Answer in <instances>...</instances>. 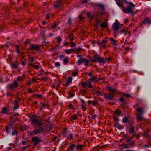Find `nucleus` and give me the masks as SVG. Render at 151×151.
<instances>
[{
  "label": "nucleus",
  "instance_id": "1",
  "mask_svg": "<svg viewBox=\"0 0 151 151\" xmlns=\"http://www.w3.org/2000/svg\"><path fill=\"white\" fill-rule=\"evenodd\" d=\"M117 5L121 8L123 12L127 14H132L134 12L135 5L126 0H115Z\"/></svg>",
  "mask_w": 151,
  "mask_h": 151
},
{
  "label": "nucleus",
  "instance_id": "2",
  "mask_svg": "<svg viewBox=\"0 0 151 151\" xmlns=\"http://www.w3.org/2000/svg\"><path fill=\"white\" fill-rule=\"evenodd\" d=\"M37 116L35 114H33L30 118L31 121V124L33 127L36 125L40 127L43 125V122L41 120L37 119Z\"/></svg>",
  "mask_w": 151,
  "mask_h": 151
},
{
  "label": "nucleus",
  "instance_id": "3",
  "mask_svg": "<svg viewBox=\"0 0 151 151\" xmlns=\"http://www.w3.org/2000/svg\"><path fill=\"white\" fill-rule=\"evenodd\" d=\"M93 58H90V60L92 62H99V63L103 64L106 62V61L103 57H99L98 55L95 54L92 56Z\"/></svg>",
  "mask_w": 151,
  "mask_h": 151
},
{
  "label": "nucleus",
  "instance_id": "4",
  "mask_svg": "<svg viewBox=\"0 0 151 151\" xmlns=\"http://www.w3.org/2000/svg\"><path fill=\"white\" fill-rule=\"evenodd\" d=\"M64 3H68V0L58 1L53 4V6L55 9H60L63 7Z\"/></svg>",
  "mask_w": 151,
  "mask_h": 151
},
{
  "label": "nucleus",
  "instance_id": "5",
  "mask_svg": "<svg viewBox=\"0 0 151 151\" xmlns=\"http://www.w3.org/2000/svg\"><path fill=\"white\" fill-rule=\"evenodd\" d=\"M44 128L42 127L35 128L32 131L29 132V134L30 136H33L40 133H42L44 132Z\"/></svg>",
  "mask_w": 151,
  "mask_h": 151
},
{
  "label": "nucleus",
  "instance_id": "6",
  "mask_svg": "<svg viewBox=\"0 0 151 151\" xmlns=\"http://www.w3.org/2000/svg\"><path fill=\"white\" fill-rule=\"evenodd\" d=\"M103 95L105 99L109 100H112L114 98V94L110 92L108 93L104 92Z\"/></svg>",
  "mask_w": 151,
  "mask_h": 151
},
{
  "label": "nucleus",
  "instance_id": "7",
  "mask_svg": "<svg viewBox=\"0 0 151 151\" xmlns=\"http://www.w3.org/2000/svg\"><path fill=\"white\" fill-rule=\"evenodd\" d=\"M101 78H98L96 76L91 77L88 80L89 82H93L94 83H97L99 81V80H101Z\"/></svg>",
  "mask_w": 151,
  "mask_h": 151
},
{
  "label": "nucleus",
  "instance_id": "8",
  "mask_svg": "<svg viewBox=\"0 0 151 151\" xmlns=\"http://www.w3.org/2000/svg\"><path fill=\"white\" fill-rule=\"evenodd\" d=\"M18 86L17 82L16 81H13L12 84H9L7 87L11 90L14 89L15 88Z\"/></svg>",
  "mask_w": 151,
  "mask_h": 151
},
{
  "label": "nucleus",
  "instance_id": "9",
  "mask_svg": "<svg viewBox=\"0 0 151 151\" xmlns=\"http://www.w3.org/2000/svg\"><path fill=\"white\" fill-rule=\"evenodd\" d=\"M41 141V139H39L38 137L35 136L33 137L31 140L32 142H34L33 146H35L39 143Z\"/></svg>",
  "mask_w": 151,
  "mask_h": 151
},
{
  "label": "nucleus",
  "instance_id": "10",
  "mask_svg": "<svg viewBox=\"0 0 151 151\" xmlns=\"http://www.w3.org/2000/svg\"><path fill=\"white\" fill-rule=\"evenodd\" d=\"M29 49L30 50H33L35 51H38L40 49L39 45L38 44L34 45L33 44H31L29 46Z\"/></svg>",
  "mask_w": 151,
  "mask_h": 151
},
{
  "label": "nucleus",
  "instance_id": "11",
  "mask_svg": "<svg viewBox=\"0 0 151 151\" xmlns=\"http://www.w3.org/2000/svg\"><path fill=\"white\" fill-rule=\"evenodd\" d=\"M81 86L83 88H86L88 86V87L90 88H93V86L90 82H88L87 83L83 82L81 83Z\"/></svg>",
  "mask_w": 151,
  "mask_h": 151
},
{
  "label": "nucleus",
  "instance_id": "12",
  "mask_svg": "<svg viewBox=\"0 0 151 151\" xmlns=\"http://www.w3.org/2000/svg\"><path fill=\"white\" fill-rule=\"evenodd\" d=\"M141 23L143 24L147 23L148 24H151V20L149 19V17H145L144 19L141 22Z\"/></svg>",
  "mask_w": 151,
  "mask_h": 151
},
{
  "label": "nucleus",
  "instance_id": "13",
  "mask_svg": "<svg viewBox=\"0 0 151 151\" xmlns=\"http://www.w3.org/2000/svg\"><path fill=\"white\" fill-rule=\"evenodd\" d=\"M119 25L116 22L114 23L112 25V28L115 32H117L119 29Z\"/></svg>",
  "mask_w": 151,
  "mask_h": 151
},
{
  "label": "nucleus",
  "instance_id": "14",
  "mask_svg": "<svg viewBox=\"0 0 151 151\" xmlns=\"http://www.w3.org/2000/svg\"><path fill=\"white\" fill-rule=\"evenodd\" d=\"M108 41V40L107 39H106L104 40H102V42H98V45H101L102 47H105V45L106 44V43Z\"/></svg>",
  "mask_w": 151,
  "mask_h": 151
},
{
  "label": "nucleus",
  "instance_id": "15",
  "mask_svg": "<svg viewBox=\"0 0 151 151\" xmlns=\"http://www.w3.org/2000/svg\"><path fill=\"white\" fill-rule=\"evenodd\" d=\"M95 6H97L99 7L102 11H104L105 9L104 6L103 4L101 3H96Z\"/></svg>",
  "mask_w": 151,
  "mask_h": 151
},
{
  "label": "nucleus",
  "instance_id": "16",
  "mask_svg": "<svg viewBox=\"0 0 151 151\" xmlns=\"http://www.w3.org/2000/svg\"><path fill=\"white\" fill-rule=\"evenodd\" d=\"M108 24L107 22H102L100 24V26L102 28H106L108 27Z\"/></svg>",
  "mask_w": 151,
  "mask_h": 151
},
{
  "label": "nucleus",
  "instance_id": "17",
  "mask_svg": "<svg viewBox=\"0 0 151 151\" xmlns=\"http://www.w3.org/2000/svg\"><path fill=\"white\" fill-rule=\"evenodd\" d=\"M18 62L16 61L14 63L11 65V66L12 68H16L17 69H18L19 68L18 67Z\"/></svg>",
  "mask_w": 151,
  "mask_h": 151
},
{
  "label": "nucleus",
  "instance_id": "18",
  "mask_svg": "<svg viewBox=\"0 0 151 151\" xmlns=\"http://www.w3.org/2000/svg\"><path fill=\"white\" fill-rule=\"evenodd\" d=\"M86 58H81L77 62L78 64L80 65L82 64L85 61Z\"/></svg>",
  "mask_w": 151,
  "mask_h": 151
},
{
  "label": "nucleus",
  "instance_id": "19",
  "mask_svg": "<svg viewBox=\"0 0 151 151\" xmlns=\"http://www.w3.org/2000/svg\"><path fill=\"white\" fill-rule=\"evenodd\" d=\"M72 78L71 77L69 76L68 78V80L65 83L66 85L68 86L69 85L70 83H71L72 81Z\"/></svg>",
  "mask_w": 151,
  "mask_h": 151
},
{
  "label": "nucleus",
  "instance_id": "20",
  "mask_svg": "<svg viewBox=\"0 0 151 151\" xmlns=\"http://www.w3.org/2000/svg\"><path fill=\"white\" fill-rule=\"evenodd\" d=\"M12 124L11 123L7 125L6 127V130L7 133H9L10 131L9 130V129H11L12 126Z\"/></svg>",
  "mask_w": 151,
  "mask_h": 151
},
{
  "label": "nucleus",
  "instance_id": "21",
  "mask_svg": "<svg viewBox=\"0 0 151 151\" xmlns=\"http://www.w3.org/2000/svg\"><path fill=\"white\" fill-rule=\"evenodd\" d=\"M74 35L73 33H70V35L68 36V38L69 39V40L70 41H72L73 40L74 38Z\"/></svg>",
  "mask_w": 151,
  "mask_h": 151
},
{
  "label": "nucleus",
  "instance_id": "22",
  "mask_svg": "<svg viewBox=\"0 0 151 151\" xmlns=\"http://www.w3.org/2000/svg\"><path fill=\"white\" fill-rule=\"evenodd\" d=\"M75 147V145L74 144H72L69 146L67 149V151H70L71 150H73Z\"/></svg>",
  "mask_w": 151,
  "mask_h": 151
},
{
  "label": "nucleus",
  "instance_id": "23",
  "mask_svg": "<svg viewBox=\"0 0 151 151\" xmlns=\"http://www.w3.org/2000/svg\"><path fill=\"white\" fill-rule=\"evenodd\" d=\"M15 46L16 47V49L15 50V52L18 54H19L20 52L19 46L17 45H15Z\"/></svg>",
  "mask_w": 151,
  "mask_h": 151
},
{
  "label": "nucleus",
  "instance_id": "24",
  "mask_svg": "<svg viewBox=\"0 0 151 151\" xmlns=\"http://www.w3.org/2000/svg\"><path fill=\"white\" fill-rule=\"evenodd\" d=\"M73 50L72 49H66L65 50V53L67 54H70L71 53V52L73 51Z\"/></svg>",
  "mask_w": 151,
  "mask_h": 151
},
{
  "label": "nucleus",
  "instance_id": "25",
  "mask_svg": "<svg viewBox=\"0 0 151 151\" xmlns=\"http://www.w3.org/2000/svg\"><path fill=\"white\" fill-rule=\"evenodd\" d=\"M69 58V57L68 56L65 57V58L63 60V63L64 65H66L68 63Z\"/></svg>",
  "mask_w": 151,
  "mask_h": 151
},
{
  "label": "nucleus",
  "instance_id": "26",
  "mask_svg": "<svg viewBox=\"0 0 151 151\" xmlns=\"http://www.w3.org/2000/svg\"><path fill=\"white\" fill-rule=\"evenodd\" d=\"M137 118L138 121H140L143 119L142 115L141 114H139L137 116Z\"/></svg>",
  "mask_w": 151,
  "mask_h": 151
},
{
  "label": "nucleus",
  "instance_id": "27",
  "mask_svg": "<svg viewBox=\"0 0 151 151\" xmlns=\"http://www.w3.org/2000/svg\"><path fill=\"white\" fill-rule=\"evenodd\" d=\"M25 77V75H23L22 76H18L17 79V81H21L24 79Z\"/></svg>",
  "mask_w": 151,
  "mask_h": 151
},
{
  "label": "nucleus",
  "instance_id": "28",
  "mask_svg": "<svg viewBox=\"0 0 151 151\" xmlns=\"http://www.w3.org/2000/svg\"><path fill=\"white\" fill-rule=\"evenodd\" d=\"M122 111L119 110H116L114 111V115H117L118 116L121 115Z\"/></svg>",
  "mask_w": 151,
  "mask_h": 151
},
{
  "label": "nucleus",
  "instance_id": "29",
  "mask_svg": "<svg viewBox=\"0 0 151 151\" xmlns=\"http://www.w3.org/2000/svg\"><path fill=\"white\" fill-rule=\"evenodd\" d=\"M2 113L3 114H7L8 112L7 111V109L6 107H3L2 109Z\"/></svg>",
  "mask_w": 151,
  "mask_h": 151
},
{
  "label": "nucleus",
  "instance_id": "30",
  "mask_svg": "<svg viewBox=\"0 0 151 151\" xmlns=\"http://www.w3.org/2000/svg\"><path fill=\"white\" fill-rule=\"evenodd\" d=\"M84 147V146L82 145L78 144L77 145L76 149L82 150L83 149V147Z\"/></svg>",
  "mask_w": 151,
  "mask_h": 151
},
{
  "label": "nucleus",
  "instance_id": "31",
  "mask_svg": "<svg viewBox=\"0 0 151 151\" xmlns=\"http://www.w3.org/2000/svg\"><path fill=\"white\" fill-rule=\"evenodd\" d=\"M107 89L109 91H111L113 92H115L116 91L114 88H113L111 86L108 87Z\"/></svg>",
  "mask_w": 151,
  "mask_h": 151
},
{
  "label": "nucleus",
  "instance_id": "32",
  "mask_svg": "<svg viewBox=\"0 0 151 151\" xmlns=\"http://www.w3.org/2000/svg\"><path fill=\"white\" fill-rule=\"evenodd\" d=\"M136 110L140 114H142L143 113V109L142 108H138L136 109Z\"/></svg>",
  "mask_w": 151,
  "mask_h": 151
},
{
  "label": "nucleus",
  "instance_id": "33",
  "mask_svg": "<svg viewBox=\"0 0 151 151\" xmlns=\"http://www.w3.org/2000/svg\"><path fill=\"white\" fill-rule=\"evenodd\" d=\"M77 118V116L76 114H75L72 115L71 117L70 118V119H72L74 120H76Z\"/></svg>",
  "mask_w": 151,
  "mask_h": 151
},
{
  "label": "nucleus",
  "instance_id": "34",
  "mask_svg": "<svg viewBox=\"0 0 151 151\" xmlns=\"http://www.w3.org/2000/svg\"><path fill=\"white\" fill-rule=\"evenodd\" d=\"M115 126L118 129H120L122 128L121 125L118 122H116L115 123Z\"/></svg>",
  "mask_w": 151,
  "mask_h": 151
},
{
  "label": "nucleus",
  "instance_id": "35",
  "mask_svg": "<svg viewBox=\"0 0 151 151\" xmlns=\"http://www.w3.org/2000/svg\"><path fill=\"white\" fill-rule=\"evenodd\" d=\"M109 40L111 42H113L112 44H114L115 45H116L117 44L116 40H114L113 38H109Z\"/></svg>",
  "mask_w": 151,
  "mask_h": 151
},
{
  "label": "nucleus",
  "instance_id": "36",
  "mask_svg": "<svg viewBox=\"0 0 151 151\" xmlns=\"http://www.w3.org/2000/svg\"><path fill=\"white\" fill-rule=\"evenodd\" d=\"M56 39L57 40V42L59 44H60L62 40V39L61 38V37H56Z\"/></svg>",
  "mask_w": 151,
  "mask_h": 151
},
{
  "label": "nucleus",
  "instance_id": "37",
  "mask_svg": "<svg viewBox=\"0 0 151 151\" xmlns=\"http://www.w3.org/2000/svg\"><path fill=\"white\" fill-rule=\"evenodd\" d=\"M129 119L128 117H125L122 119L123 122L124 123H126L127 122Z\"/></svg>",
  "mask_w": 151,
  "mask_h": 151
},
{
  "label": "nucleus",
  "instance_id": "38",
  "mask_svg": "<svg viewBox=\"0 0 151 151\" xmlns=\"http://www.w3.org/2000/svg\"><path fill=\"white\" fill-rule=\"evenodd\" d=\"M128 30V28H125L122 30L120 32L121 33H125L127 32Z\"/></svg>",
  "mask_w": 151,
  "mask_h": 151
},
{
  "label": "nucleus",
  "instance_id": "39",
  "mask_svg": "<svg viewBox=\"0 0 151 151\" xmlns=\"http://www.w3.org/2000/svg\"><path fill=\"white\" fill-rule=\"evenodd\" d=\"M41 106L42 108L43 107L44 108H47V104H44L43 102H41Z\"/></svg>",
  "mask_w": 151,
  "mask_h": 151
},
{
  "label": "nucleus",
  "instance_id": "40",
  "mask_svg": "<svg viewBox=\"0 0 151 151\" xmlns=\"http://www.w3.org/2000/svg\"><path fill=\"white\" fill-rule=\"evenodd\" d=\"M15 104L13 108L14 110L17 109L19 108V106L17 104V101H15Z\"/></svg>",
  "mask_w": 151,
  "mask_h": 151
},
{
  "label": "nucleus",
  "instance_id": "41",
  "mask_svg": "<svg viewBox=\"0 0 151 151\" xmlns=\"http://www.w3.org/2000/svg\"><path fill=\"white\" fill-rule=\"evenodd\" d=\"M103 15V12H99L97 13V14L96 15V18H97L100 15V17L102 16Z\"/></svg>",
  "mask_w": 151,
  "mask_h": 151
},
{
  "label": "nucleus",
  "instance_id": "42",
  "mask_svg": "<svg viewBox=\"0 0 151 151\" xmlns=\"http://www.w3.org/2000/svg\"><path fill=\"white\" fill-rule=\"evenodd\" d=\"M29 62H33L35 60V59L34 57L31 58L30 57H28Z\"/></svg>",
  "mask_w": 151,
  "mask_h": 151
},
{
  "label": "nucleus",
  "instance_id": "43",
  "mask_svg": "<svg viewBox=\"0 0 151 151\" xmlns=\"http://www.w3.org/2000/svg\"><path fill=\"white\" fill-rule=\"evenodd\" d=\"M83 63L85 66H88V65L89 64V61L88 60L86 59L85 61L83 62Z\"/></svg>",
  "mask_w": 151,
  "mask_h": 151
},
{
  "label": "nucleus",
  "instance_id": "44",
  "mask_svg": "<svg viewBox=\"0 0 151 151\" xmlns=\"http://www.w3.org/2000/svg\"><path fill=\"white\" fill-rule=\"evenodd\" d=\"M96 94L97 96H99L103 95L101 91H96Z\"/></svg>",
  "mask_w": 151,
  "mask_h": 151
},
{
  "label": "nucleus",
  "instance_id": "45",
  "mask_svg": "<svg viewBox=\"0 0 151 151\" xmlns=\"http://www.w3.org/2000/svg\"><path fill=\"white\" fill-rule=\"evenodd\" d=\"M86 106L84 104H82L81 105V109L83 110V111H84L86 110Z\"/></svg>",
  "mask_w": 151,
  "mask_h": 151
},
{
  "label": "nucleus",
  "instance_id": "46",
  "mask_svg": "<svg viewBox=\"0 0 151 151\" xmlns=\"http://www.w3.org/2000/svg\"><path fill=\"white\" fill-rule=\"evenodd\" d=\"M130 132L134 133L135 132L134 127L131 126L130 128Z\"/></svg>",
  "mask_w": 151,
  "mask_h": 151
},
{
  "label": "nucleus",
  "instance_id": "47",
  "mask_svg": "<svg viewBox=\"0 0 151 151\" xmlns=\"http://www.w3.org/2000/svg\"><path fill=\"white\" fill-rule=\"evenodd\" d=\"M122 95L123 96L125 97H131V95L129 94H125V93H122Z\"/></svg>",
  "mask_w": 151,
  "mask_h": 151
},
{
  "label": "nucleus",
  "instance_id": "48",
  "mask_svg": "<svg viewBox=\"0 0 151 151\" xmlns=\"http://www.w3.org/2000/svg\"><path fill=\"white\" fill-rule=\"evenodd\" d=\"M78 72L75 71L72 73V75L73 76H76L78 75Z\"/></svg>",
  "mask_w": 151,
  "mask_h": 151
},
{
  "label": "nucleus",
  "instance_id": "49",
  "mask_svg": "<svg viewBox=\"0 0 151 151\" xmlns=\"http://www.w3.org/2000/svg\"><path fill=\"white\" fill-rule=\"evenodd\" d=\"M87 16L88 17H90L92 18L93 17V15H91L90 12L87 13Z\"/></svg>",
  "mask_w": 151,
  "mask_h": 151
},
{
  "label": "nucleus",
  "instance_id": "50",
  "mask_svg": "<svg viewBox=\"0 0 151 151\" xmlns=\"http://www.w3.org/2000/svg\"><path fill=\"white\" fill-rule=\"evenodd\" d=\"M58 24L55 23H54L53 24H52L51 25V28L52 29L55 28L56 26H57Z\"/></svg>",
  "mask_w": 151,
  "mask_h": 151
},
{
  "label": "nucleus",
  "instance_id": "51",
  "mask_svg": "<svg viewBox=\"0 0 151 151\" xmlns=\"http://www.w3.org/2000/svg\"><path fill=\"white\" fill-rule=\"evenodd\" d=\"M70 43H71V45H70V47H74L76 45V44L74 42H70Z\"/></svg>",
  "mask_w": 151,
  "mask_h": 151
},
{
  "label": "nucleus",
  "instance_id": "52",
  "mask_svg": "<svg viewBox=\"0 0 151 151\" xmlns=\"http://www.w3.org/2000/svg\"><path fill=\"white\" fill-rule=\"evenodd\" d=\"M72 20L70 18L68 19V21L67 22V23L69 25H70L72 23Z\"/></svg>",
  "mask_w": 151,
  "mask_h": 151
},
{
  "label": "nucleus",
  "instance_id": "53",
  "mask_svg": "<svg viewBox=\"0 0 151 151\" xmlns=\"http://www.w3.org/2000/svg\"><path fill=\"white\" fill-rule=\"evenodd\" d=\"M148 134V132L144 131L143 135L144 137L145 138L147 136Z\"/></svg>",
  "mask_w": 151,
  "mask_h": 151
},
{
  "label": "nucleus",
  "instance_id": "54",
  "mask_svg": "<svg viewBox=\"0 0 151 151\" xmlns=\"http://www.w3.org/2000/svg\"><path fill=\"white\" fill-rule=\"evenodd\" d=\"M18 132L17 131H13L12 133V134L13 135H17Z\"/></svg>",
  "mask_w": 151,
  "mask_h": 151
},
{
  "label": "nucleus",
  "instance_id": "55",
  "mask_svg": "<svg viewBox=\"0 0 151 151\" xmlns=\"http://www.w3.org/2000/svg\"><path fill=\"white\" fill-rule=\"evenodd\" d=\"M98 104L97 101H93V102L92 103L93 106H95Z\"/></svg>",
  "mask_w": 151,
  "mask_h": 151
},
{
  "label": "nucleus",
  "instance_id": "56",
  "mask_svg": "<svg viewBox=\"0 0 151 151\" xmlns=\"http://www.w3.org/2000/svg\"><path fill=\"white\" fill-rule=\"evenodd\" d=\"M119 101L122 103H124L125 101L124 99L122 97L120 98Z\"/></svg>",
  "mask_w": 151,
  "mask_h": 151
},
{
  "label": "nucleus",
  "instance_id": "57",
  "mask_svg": "<svg viewBox=\"0 0 151 151\" xmlns=\"http://www.w3.org/2000/svg\"><path fill=\"white\" fill-rule=\"evenodd\" d=\"M65 57L64 55H62L59 56V59L61 60H62L63 58Z\"/></svg>",
  "mask_w": 151,
  "mask_h": 151
},
{
  "label": "nucleus",
  "instance_id": "58",
  "mask_svg": "<svg viewBox=\"0 0 151 151\" xmlns=\"http://www.w3.org/2000/svg\"><path fill=\"white\" fill-rule=\"evenodd\" d=\"M28 92L29 93H32L33 92L35 91V90H34L31 88H29L28 89Z\"/></svg>",
  "mask_w": 151,
  "mask_h": 151
},
{
  "label": "nucleus",
  "instance_id": "59",
  "mask_svg": "<svg viewBox=\"0 0 151 151\" xmlns=\"http://www.w3.org/2000/svg\"><path fill=\"white\" fill-rule=\"evenodd\" d=\"M124 146L123 147V148H129V144H124Z\"/></svg>",
  "mask_w": 151,
  "mask_h": 151
},
{
  "label": "nucleus",
  "instance_id": "60",
  "mask_svg": "<svg viewBox=\"0 0 151 151\" xmlns=\"http://www.w3.org/2000/svg\"><path fill=\"white\" fill-rule=\"evenodd\" d=\"M108 145H105L103 146H101L99 147V148H106V146H108Z\"/></svg>",
  "mask_w": 151,
  "mask_h": 151
},
{
  "label": "nucleus",
  "instance_id": "61",
  "mask_svg": "<svg viewBox=\"0 0 151 151\" xmlns=\"http://www.w3.org/2000/svg\"><path fill=\"white\" fill-rule=\"evenodd\" d=\"M114 120L115 121H119V119H118V117L116 116H114L113 117Z\"/></svg>",
  "mask_w": 151,
  "mask_h": 151
},
{
  "label": "nucleus",
  "instance_id": "62",
  "mask_svg": "<svg viewBox=\"0 0 151 151\" xmlns=\"http://www.w3.org/2000/svg\"><path fill=\"white\" fill-rule=\"evenodd\" d=\"M60 63L59 62H57L55 64V65L56 67H58L60 66Z\"/></svg>",
  "mask_w": 151,
  "mask_h": 151
},
{
  "label": "nucleus",
  "instance_id": "63",
  "mask_svg": "<svg viewBox=\"0 0 151 151\" xmlns=\"http://www.w3.org/2000/svg\"><path fill=\"white\" fill-rule=\"evenodd\" d=\"M150 146V144H149L148 145L145 144L144 145V148H148Z\"/></svg>",
  "mask_w": 151,
  "mask_h": 151
},
{
  "label": "nucleus",
  "instance_id": "64",
  "mask_svg": "<svg viewBox=\"0 0 151 151\" xmlns=\"http://www.w3.org/2000/svg\"><path fill=\"white\" fill-rule=\"evenodd\" d=\"M69 139H70V140L72 138H73V134L72 133H70L69 134Z\"/></svg>",
  "mask_w": 151,
  "mask_h": 151
}]
</instances>
